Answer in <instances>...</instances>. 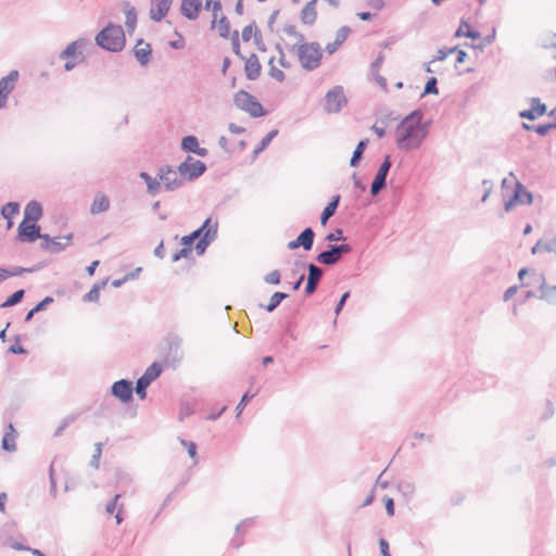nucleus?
I'll use <instances>...</instances> for the list:
<instances>
[{
    "instance_id": "nucleus-1",
    "label": "nucleus",
    "mask_w": 556,
    "mask_h": 556,
    "mask_svg": "<svg viewBox=\"0 0 556 556\" xmlns=\"http://www.w3.org/2000/svg\"><path fill=\"white\" fill-rule=\"evenodd\" d=\"M431 124V119L426 121L422 126L400 122L395 128L396 147L402 151H412L420 148L429 134Z\"/></svg>"
},
{
    "instance_id": "nucleus-2",
    "label": "nucleus",
    "mask_w": 556,
    "mask_h": 556,
    "mask_svg": "<svg viewBox=\"0 0 556 556\" xmlns=\"http://www.w3.org/2000/svg\"><path fill=\"white\" fill-rule=\"evenodd\" d=\"M94 41L105 51L119 52L125 48V31L121 25L109 23L97 34Z\"/></svg>"
},
{
    "instance_id": "nucleus-3",
    "label": "nucleus",
    "mask_w": 556,
    "mask_h": 556,
    "mask_svg": "<svg viewBox=\"0 0 556 556\" xmlns=\"http://www.w3.org/2000/svg\"><path fill=\"white\" fill-rule=\"evenodd\" d=\"M290 50L296 53L300 64L304 70L314 71L319 67L323 59V51L317 41L293 45Z\"/></svg>"
},
{
    "instance_id": "nucleus-4",
    "label": "nucleus",
    "mask_w": 556,
    "mask_h": 556,
    "mask_svg": "<svg viewBox=\"0 0 556 556\" xmlns=\"http://www.w3.org/2000/svg\"><path fill=\"white\" fill-rule=\"evenodd\" d=\"M233 104L237 109L248 113L252 118L266 116L268 111L251 93L241 89L233 94Z\"/></svg>"
},
{
    "instance_id": "nucleus-5",
    "label": "nucleus",
    "mask_w": 556,
    "mask_h": 556,
    "mask_svg": "<svg viewBox=\"0 0 556 556\" xmlns=\"http://www.w3.org/2000/svg\"><path fill=\"white\" fill-rule=\"evenodd\" d=\"M348 104V98L342 86L337 85L327 91L324 98V110L328 114H337Z\"/></svg>"
},
{
    "instance_id": "nucleus-6",
    "label": "nucleus",
    "mask_w": 556,
    "mask_h": 556,
    "mask_svg": "<svg viewBox=\"0 0 556 556\" xmlns=\"http://www.w3.org/2000/svg\"><path fill=\"white\" fill-rule=\"evenodd\" d=\"M178 173L182 177L185 181H194L200 178L207 169V166L204 162L200 160H195L192 156L188 155L184 162H181L178 166Z\"/></svg>"
},
{
    "instance_id": "nucleus-7",
    "label": "nucleus",
    "mask_w": 556,
    "mask_h": 556,
    "mask_svg": "<svg viewBox=\"0 0 556 556\" xmlns=\"http://www.w3.org/2000/svg\"><path fill=\"white\" fill-rule=\"evenodd\" d=\"M157 178L162 187L169 192L176 191L184 186V179L172 165H162L157 169Z\"/></svg>"
},
{
    "instance_id": "nucleus-8",
    "label": "nucleus",
    "mask_w": 556,
    "mask_h": 556,
    "mask_svg": "<svg viewBox=\"0 0 556 556\" xmlns=\"http://www.w3.org/2000/svg\"><path fill=\"white\" fill-rule=\"evenodd\" d=\"M163 371V366L153 362L143 372L141 377H139L136 381V393L140 400H144L147 397V389L148 387L157 379Z\"/></svg>"
},
{
    "instance_id": "nucleus-9",
    "label": "nucleus",
    "mask_w": 556,
    "mask_h": 556,
    "mask_svg": "<svg viewBox=\"0 0 556 556\" xmlns=\"http://www.w3.org/2000/svg\"><path fill=\"white\" fill-rule=\"evenodd\" d=\"M392 166V159L390 154L384 155L381 164L378 167V170L374 177V180L370 185V194L372 197L378 195V193L387 188V177Z\"/></svg>"
},
{
    "instance_id": "nucleus-10",
    "label": "nucleus",
    "mask_w": 556,
    "mask_h": 556,
    "mask_svg": "<svg viewBox=\"0 0 556 556\" xmlns=\"http://www.w3.org/2000/svg\"><path fill=\"white\" fill-rule=\"evenodd\" d=\"M134 392H136V388L129 379H119L113 382L110 388L111 395L125 405L132 402Z\"/></svg>"
},
{
    "instance_id": "nucleus-11",
    "label": "nucleus",
    "mask_w": 556,
    "mask_h": 556,
    "mask_svg": "<svg viewBox=\"0 0 556 556\" xmlns=\"http://www.w3.org/2000/svg\"><path fill=\"white\" fill-rule=\"evenodd\" d=\"M41 237V228L37 223L22 220L17 227L16 240L33 243Z\"/></svg>"
},
{
    "instance_id": "nucleus-12",
    "label": "nucleus",
    "mask_w": 556,
    "mask_h": 556,
    "mask_svg": "<svg viewBox=\"0 0 556 556\" xmlns=\"http://www.w3.org/2000/svg\"><path fill=\"white\" fill-rule=\"evenodd\" d=\"M302 266L308 271L304 294L305 296H311L317 290L318 283L324 275V269L314 263H303Z\"/></svg>"
},
{
    "instance_id": "nucleus-13",
    "label": "nucleus",
    "mask_w": 556,
    "mask_h": 556,
    "mask_svg": "<svg viewBox=\"0 0 556 556\" xmlns=\"http://www.w3.org/2000/svg\"><path fill=\"white\" fill-rule=\"evenodd\" d=\"M181 345H182V339L177 336V334H173L168 338V342H167V354H166V362H169L172 364H175L177 362H180L182 359V351H181Z\"/></svg>"
},
{
    "instance_id": "nucleus-14",
    "label": "nucleus",
    "mask_w": 556,
    "mask_h": 556,
    "mask_svg": "<svg viewBox=\"0 0 556 556\" xmlns=\"http://www.w3.org/2000/svg\"><path fill=\"white\" fill-rule=\"evenodd\" d=\"M85 46V39H77L67 45L66 48L60 52L59 58L84 61L85 55L83 53V49Z\"/></svg>"
},
{
    "instance_id": "nucleus-15",
    "label": "nucleus",
    "mask_w": 556,
    "mask_h": 556,
    "mask_svg": "<svg viewBox=\"0 0 556 556\" xmlns=\"http://www.w3.org/2000/svg\"><path fill=\"white\" fill-rule=\"evenodd\" d=\"M218 231V219L215 218L214 226L211 229H207L200 239H197V243L194 245L195 252L198 255H202L205 253L208 245L216 239Z\"/></svg>"
},
{
    "instance_id": "nucleus-16",
    "label": "nucleus",
    "mask_w": 556,
    "mask_h": 556,
    "mask_svg": "<svg viewBox=\"0 0 556 556\" xmlns=\"http://www.w3.org/2000/svg\"><path fill=\"white\" fill-rule=\"evenodd\" d=\"M134 56L141 66L149 64L152 55V48L150 43L144 42L142 38L138 39L132 50Z\"/></svg>"
},
{
    "instance_id": "nucleus-17",
    "label": "nucleus",
    "mask_w": 556,
    "mask_h": 556,
    "mask_svg": "<svg viewBox=\"0 0 556 556\" xmlns=\"http://www.w3.org/2000/svg\"><path fill=\"white\" fill-rule=\"evenodd\" d=\"M150 18L161 22L169 12L173 0H151Z\"/></svg>"
},
{
    "instance_id": "nucleus-18",
    "label": "nucleus",
    "mask_w": 556,
    "mask_h": 556,
    "mask_svg": "<svg viewBox=\"0 0 556 556\" xmlns=\"http://www.w3.org/2000/svg\"><path fill=\"white\" fill-rule=\"evenodd\" d=\"M201 10L202 0H181L180 12L187 20H197Z\"/></svg>"
},
{
    "instance_id": "nucleus-19",
    "label": "nucleus",
    "mask_w": 556,
    "mask_h": 556,
    "mask_svg": "<svg viewBox=\"0 0 556 556\" xmlns=\"http://www.w3.org/2000/svg\"><path fill=\"white\" fill-rule=\"evenodd\" d=\"M534 278L535 282H540L541 293L538 298L551 304H556V286H547L544 275H534Z\"/></svg>"
},
{
    "instance_id": "nucleus-20",
    "label": "nucleus",
    "mask_w": 556,
    "mask_h": 556,
    "mask_svg": "<svg viewBox=\"0 0 556 556\" xmlns=\"http://www.w3.org/2000/svg\"><path fill=\"white\" fill-rule=\"evenodd\" d=\"M244 73L249 80H256L262 71V65L258 61V58L255 53H252L249 58L244 59Z\"/></svg>"
},
{
    "instance_id": "nucleus-21",
    "label": "nucleus",
    "mask_w": 556,
    "mask_h": 556,
    "mask_svg": "<svg viewBox=\"0 0 556 556\" xmlns=\"http://www.w3.org/2000/svg\"><path fill=\"white\" fill-rule=\"evenodd\" d=\"M43 215V207L39 201H29L24 208V220L37 223Z\"/></svg>"
},
{
    "instance_id": "nucleus-22",
    "label": "nucleus",
    "mask_w": 556,
    "mask_h": 556,
    "mask_svg": "<svg viewBox=\"0 0 556 556\" xmlns=\"http://www.w3.org/2000/svg\"><path fill=\"white\" fill-rule=\"evenodd\" d=\"M317 1L318 0H311L302 9L300 18L304 25L312 26L315 24V22L317 20V11H316Z\"/></svg>"
},
{
    "instance_id": "nucleus-23",
    "label": "nucleus",
    "mask_w": 556,
    "mask_h": 556,
    "mask_svg": "<svg viewBox=\"0 0 556 556\" xmlns=\"http://www.w3.org/2000/svg\"><path fill=\"white\" fill-rule=\"evenodd\" d=\"M18 79V72L16 70L11 71L7 76L0 79V96L9 97V94L15 88V84Z\"/></svg>"
},
{
    "instance_id": "nucleus-24",
    "label": "nucleus",
    "mask_w": 556,
    "mask_h": 556,
    "mask_svg": "<svg viewBox=\"0 0 556 556\" xmlns=\"http://www.w3.org/2000/svg\"><path fill=\"white\" fill-rule=\"evenodd\" d=\"M121 8L124 11L126 15L125 25L127 28V31L131 34L136 26H137V11L136 8L132 7L128 1H123L121 3Z\"/></svg>"
},
{
    "instance_id": "nucleus-25",
    "label": "nucleus",
    "mask_w": 556,
    "mask_h": 556,
    "mask_svg": "<svg viewBox=\"0 0 556 556\" xmlns=\"http://www.w3.org/2000/svg\"><path fill=\"white\" fill-rule=\"evenodd\" d=\"M139 178L142 179L146 184H147V193L151 197H155L160 193L161 189H162V185L156 177H152L149 173L147 172H140L139 173Z\"/></svg>"
},
{
    "instance_id": "nucleus-26",
    "label": "nucleus",
    "mask_w": 556,
    "mask_h": 556,
    "mask_svg": "<svg viewBox=\"0 0 556 556\" xmlns=\"http://www.w3.org/2000/svg\"><path fill=\"white\" fill-rule=\"evenodd\" d=\"M341 197L340 194H336L331 198L328 204L324 207L320 214V224L326 226L328 220L336 214L337 208L340 204Z\"/></svg>"
},
{
    "instance_id": "nucleus-27",
    "label": "nucleus",
    "mask_w": 556,
    "mask_h": 556,
    "mask_svg": "<svg viewBox=\"0 0 556 556\" xmlns=\"http://www.w3.org/2000/svg\"><path fill=\"white\" fill-rule=\"evenodd\" d=\"M340 257L331 244L328 249L316 255V261L326 266H332L339 262Z\"/></svg>"
},
{
    "instance_id": "nucleus-28",
    "label": "nucleus",
    "mask_w": 556,
    "mask_h": 556,
    "mask_svg": "<svg viewBox=\"0 0 556 556\" xmlns=\"http://www.w3.org/2000/svg\"><path fill=\"white\" fill-rule=\"evenodd\" d=\"M296 239L299 245L302 247L304 251H311L314 245L315 231L312 227H306L300 232Z\"/></svg>"
},
{
    "instance_id": "nucleus-29",
    "label": "nucleus",
    "mask_w": 556,
    "mask_h": 556,
    "mask_svg": "<svg viewBox=\"0 0 556 556\" xmlns=\"http://www.w3.org/2000/svg\"><path fill=\"white\" fill-rule=\"evenodd\" d=\"M110 208V199L108 195L101 193L97 194L93 199L91 206H90V213L96 215L100 213H104L109 211Z\"/></svg>"
},
{
    "instance_id": "nucleus-30",
    "label": "nucleus",
    "mask_w": 556,
    "mask_h": 556,
    "mask_svg": "<svg viewBox=\"0 0 556 556\" xmlns=\"http://www.w3.org/2000/svg\"><path fill=\"white\" fill-rule=\"evenodd\" d=\"M455 37H466L470 39H479L481 34L478 30L471 28L470 24L466 22L464 18L460 20V25L456 29Z\"/></svg>"
},
{
    "instance_id": "nucleus-31",
    "label": "nucleus",
    "mask_w": 556,
    "mask_h": 556,
    "mask_svg": "<svg viewBox=\"0 0 556 556\" xmlns=\"http://www.w3.org/2000/svg\"><path fill=\"white\" fill-rule=\"evenodd\" d=\"M369 143V139L365 138L358 141L356 148L353 151V154L350 159V166L357 167L363 160L364 152Z\"/></svg>"
},
{
    "instance_id": "nucleus-32",
    "label": "nucleus",
    "mask_w": 556,
    "mask_h": 556,
    "mask_svg": "<svg viewBox=\"0 0 556 556\" xmlns=\"http://www.w3.org/2000/svg\"><path fill=\"white\" fill-rule=\"evenodd\" d=\"M289 296L288 293L276 291L271 294L269 302L266 305L260 304L261 307H264L266 312L271 313L274 312L283 300H286Z\"/></svg>"
},
{
    "instance_id": "nucleus-33",
    "label": "nucleus",
    "mask_w": 556,
    "mask_h": 556,
    "mask_svg": "<svg viewBox=\"0 0 556 556\" xmlns=\"http://www.w3.org/2000/svg\"><path fill=\"white\" fill-rule=\"evenodd\" d=\"M278 129H273L265 137L262 138V140L253 151V160H255L258 156V154L262 153L269 146V143L278 136Z\"/></svg>"
},
{
    "instance_id": "nucleus-34",
    "label": "nucleus",
    "mask_w": 556,
    "mask_h": 556,
    "mask_svg": "<svg viewBox=\"0 0 556 556\" xmlns=\"http://www.w3.org/2000/svg\"><path fill=\"white\" fill-rule=\"evenodd\" d=\"M20 212V203L18 202H8L1 207V215L3 218L8 219V228L12 227L13 222L11 218L18 214Z\"/></svg>"
},
{
    "instance_id": "nucleus-35",
    "label": "nucleus",
    "mask_w": 556,
    "mask_h": 556,
    "mask_svg": "<svg viewBox=\"0 0 556 556\" xmlns=\"http://www.w3.org/2000/svg\"><path fill=\"white\" fill-rule=\"evenodd\" d=\"M106 279L97 282L92 286V288L83 296L84 302H97L100 296V290L103 289L106 285Z\"/></svg>"
},
{
    "instance_id": "nucleus-36",
    "label": "nucleus",
    "mask_w": 556,
    "mask_h": 556,
    "mask_svg": "<svg viewBox=\"0 0 556 556\" xmlns=\"http://www.w3.org/2000/svg\"><path fill=\"white\" fill-rule=\"evenodd\" d=\"M24 295H25L24 289L16 290L11 295H9L4 302H2L0 304V308L12 307V306L21 303L24 299Z\"/></svg>"
},
{
    "instance_id": "nucleus-37",
    "label": "nucleus",
    "mask_w": 556,
    "mask_h": 556,
    "mask_svg": "<svg viewBox=\"0 0 556 556\" xmlns=\"http://www.w3.org/2000/svg\"><path fill=\"white\" fill-rule=\"evenodd\" d=\"M547 111H544L543 108H529L527 110H522L518 113L519 117L527 121H535L539 117L546 114Z\"/></svg>"
},
{
    "instance_id": "nucleus-38",
    "label": "nucleus",
    "mask_w": 556,
    "mask_h": 556,
    "mask_svg": "<svg viewBox=\"0 0 556 556\" xmlns=\"http://www.w3.org/2000/svg\"><path fill=\"white\" fill-rule=\"evenodd\" d=\"M422 118H424V112L420 109H416V110L412 111L409 114H407L404 118H402L401 122H404L405 124L422 126V125H425V122H422Z\"/></svg>"
},
{
    "instance_id": "nucleus-39",
    "label": "nucleus",
    "mask_w": 556,
    "mask_h": 556,
    "mask_svg": "<svg viewBox=\"0 0 556 556\" xmlns=\"http://www.w3.org/2000/svg\"><path fill=\"white\" fill-rule=\"evenodd\" d=\"M199 146V139L193 135L185 136L180 143L181 150L188 153H193Z\"/></svg>"
},
{
    "instance_id": "nucleus-40",
    "label": "nucleus",
    "mask_w": 556,
    "mask_h": 556,
    "mask_svg": "<svg viewBox=\"0 0 556 556\" xmlns=\"http://www.w3.org/2000/svg\"><path fill=\"white\" fill-rule=\"evenodd\" d=\"M258 393V390H256L255 392H251L250 390L244 392L241 400L239 401L238 405L236 406V418H239L240 415L242 414L243 409L245 408V406L248 405V403L254 397L256 396Z\"/></svg>"
},
{
    "instance_id": "nucleus-41",
    "label": "nucleus",
    "mask_w": 556,
    "mask_h": 556,
    "mask_svg": "<svg viewBox=\"0 0 556 556\" xmlns=\"http://www.w3.org/2000/svg\"><path fill=\"white\" fill-rule=\"evenodd\" d=\"M556 244L555 241H552V239L543 241L539 240L531 249L532 254H536L539 251H545L551 253L552 251H555Z\"/></svg>"
},
{
    "instance_id": "nucleus-42",
    "label": "nucleus",
    "mask_w": 556,
    "mask_h": 556,
    "mask_svg": "<svg viewBox=\"0 0 556 556\" xmlns=\"http://www.w3.org/2000/svg\"><path fill=\"white\" fill-rule=\"evenodd\" d=\"M218 29V35L222 38H228L230 36V22L227 16L223 15L217 22L216 26Z\"/></svg>"
},
{
    "instance_id": "nucleus-43",
    "label": "nucleus",
    "mask_w": 556,
    "mask_h": 556,
    "mask_svg": "<svg viewBox=\"0 0 556 556\" xmlns=\"http://www.w3.org/2000/svg\"><path fill=\"white\" fill-rule=\"evenodd\" d=\"M16 434H11V433H5L4 432V435L2 438V442H1V447L3 451L5 452H15L16 451V443H15V439H16Z\"/></svg>"
},
{
    "instance_id": "nucleus-44",
    "label": "nucleus",
    "mask_w": 556,
    "mask_h": 556,
    "mask_svg": "<svg viewBox=\"0 0 556 556\" xmlns=\"http://www.w3.org/2000/svg\"><path fill=\"white\" fill-rule=\"evenodd\" d=\"M556 36L555 33H546L539 37L538 46L542 49L548 50L554 49L556 41H554L551 37Z\"/></svg>"
},
{
    "instance_id": "nucleus-45",
    "label": "nucleus",
    "mask_w": 556,
    "mask_h": 556,
    "mask_svg": "<svg viewBox=\"0 0 556 556\" xmlns=\"http://www.w3.org/2000/svg\"><path fill=\"white\" fill-rule=\"evenodd\" d=\"M517 188H520V205H530L533 202V194L530 192L523 184L516 181Z\"/></svg>"
},
{
    "instance_id": "nucleus-46",
    "label": "nucleus",
    "mask_w": 556,
    "mask_h": 556,
    "mask_svg": "<svg viewBox=\"0 0 556 556\" xmlns=\"http://www.w3.org/2000/svg\"><path fill=\"white\" fill-rule=\"evenodd\" d=\"M79 414H70L67 415L65 418L62 419L61 424L59 425V427L55 429L54 431V437H60L62 435L63 431L71 425L73 424L77 418H78Z\"/></svg>"
},
{
    "instance_id": "nucleus-47",
    "label": "nucleus",
    "mask_w": 556,
    "mask_h": 556,
    "mask_svg": "<svg viewBox=\"0 0 556 556\" xmlns=\"http://www.w3.org/2000/svg\"><path fill=\"white\" fill-rule=\"evenodd\" d=\"M438 93H439L438 79H437V77L431 76L428 78V80L425 85V88H424V92L421 93L420 97L424 98L427 94H438Z\"/></svg>"
},
{
    "instance_id": "nucleus-48",
    "label": "nucleus",
    "mask_w": 556,
    "mask_h": 556,
    "mask_svg": "<svg viewBox=\"0 0 556 556\" xmlns=\"http://www.w3.org/2000/svg\"><path fill=\"white\" fill-rule=\"evenodd\" d=\"M214 220L212 216H208L204 222L203 224L195 230H193L191 233L192 235H195V239H200V237L203 236V233L207 230V229H211L213 228L214 226Z\"/></svg>"
},
{
    "instance_id": "nucleus-49",
    "label": "nucleus",
    "mask_w": 556,
    "mask_h": 556,
    "mask_svg": "<svg viewBox=\"0 0 556 556\" xmlns=\"http://www.w3.org/2000/svg\"><path fill=\"white\" fill-rule=\"evenodd\" d=\"M102 446H103V443L101 442H97L94 444V452L91 456V459H90V466L98 469L99 468V464H100V458H101V455H102Z\"/></svg>"
},
{
    "instance_id": "nucleus-50",
    "label": "nucleus",
    "mask_w": 556,
    "mask_h": 556,
    "mask_svg": "<svg viewBox=\"0 0 556 556\" xmlns=\"http://www.w3.org/2000/svg\"><path fill=\"white\" fill-rule=\"evenodd\" d=\"M231 48H232V51L236 55H238L240 59L244 60L245 56L241 53V49H240V39H239V31L238 30H235L232 34H231Z\"/></svg>"
},
{
    "instance_id": "nucleus-51",
    "label": "nucleus",
    "mask_w": 556,
    "mask_h": 556,
    "mask_svg": "<svg viewBox=\"0 0 556 556\" xmlns=\"http://www.w3.org/2000/svg\"><path fill=\"white\" fill-rule=\"evenodd\" d=\"M14 339H15V343L12 344L8 349V352L11 353V354H15V355L27 354V350L23 345L20 344L21 337L20 336H15Z\"/></svg>"
},
{
    "instance_id": "nucleus-52",
    "label": "nucleus",
    "mask_w": 556,
    "mask_h": 556,
    "mask_svg": "<svg viewBox=\"0 0 556 556\" xmlns=\"http://www.w3.org/2000/svg\"><path fill=\"white\" fill-rule=\"evenodd\" d=\"M256 29H258V28H257L255 22H252L251 24L247 25L242 29V40L244 42H248L251 40L252 37L254 38V31H256Z\"/></svg>"
},
{
    "instance_id": "nucleus-53",
    "label": "nucleus",
    "mask_w": 556,
    "mask_h": 556,
    "mask_svg": "<svg viewBox=\"0 0 556 556\" xmlns=\"http://www.w3.org/2000/svg\"><path fill=\"white\" fill-rule=\"evenodd\" d=\"M264 281L268 285H279L281 281V274L278 269H275L264 277Z\"/></svg>"
},
{
    "instance_id": "nucleus-54",
    "label": "nucleus",
    "mask_w": 556,
    "mask_h": 556,
    "mask_svg": "<svg viewBox=\"0 0 556 556\" xmlns=\"http://www.w3.org/2000/svg\"><path fill=\"white\" fill-rule=\"evenodd\" d=\"M116 480H117L118 486H124V485L130 484L132 482L130 475L123 470L116 471Z\"/></svg>"
},
{
    "instance_id": "nucleus-55",
    "label": "nucleus",
    "mask_w": 556,
    "mask_h": 556,
    "mask_svg": "<svg viewBox=\"0 0 556 556\" xmlns=\"http://www.w3.org/2000/svg\"><path fill=\"white\" fill-rule=\"evenodd\" d=\"M326 241L328 242H334L340 240H345L344 232L341 228H336L333 231L329 232L326 238Z\"/></svg>"
},
{
    "instance_id": "nucleus-56",
    "label": "nucleus",
    "mask_w": 556,
    "mask_h": 556,
    "mask_svg": "<svg viewBox=\"0 0 556 556\" xmlns=\"http://www.w3.org/2000/svg\"><path fill=\"white\" fill-rule=\"evenodd\" d=\"M222 9H223V5H222L220 0H211V8H210V10H212V12H213V20H212V25H211L212 28H214L216 26L217 13Z\"/></svg>"
},
{
    "instance_id": "nucleus-57",
    "label": "nucleus",
    "mask_w": 556,
    "mask_h": 556,
    "mask_svg": "<svg viewBox=\"0 0 556 556\" xmlns=\"http://www.w3.org/2000/svg\"><path fill=\"white\" fill-rule=\"evenodd\" d=\"M350 33H351V28L349 26L340 27L336 34L337 42H339L342 46L343 42L346 40Z\"/></svg>"
},
{
    "instance_id": "nucleus-58",
    "label": "nucleus",
    "mask_w": 556,
    "mask_h": 556,
    "mask_svg": "<svg viewBox=\"0 0 556 556\" xmlns=\"http://www.w3.org/2000/svg\"><path fill=\"white\" fill-rule=\"evenodd\" d=\"M399 489L406 496L413 495V493L415 492V484L409 481H402L399 484Z\"/></svg>"
},
{
    "instance_id": "nucleus-59",
    "label": "nucleus",
    "mask_w": 556,
    "mask_h": 556,
    "mask_svg": "<svg viewBox=\"0 0 556 556\" xmlns=\"http://www.w3.org/2000/svg\"><path fill=\"white\" fill-rule=\"evenodd\" d=\"M253 523H254V519L253 518H247V519L242 520L236 527V534L244 533L248 528L253 526Z\"/></svg>"
},
{
    "instance_id": "nucleus-60",
    "label": "nucleus",
    "mask_w": 556,
    "mask_h": 556,
    "mask_svg": "<svg viewBox=\"0 0 556 556\" xmlns=\"http://www.w3.org/2000/svg\"><path fill=\"white\" fill-rule=\"evenodd\" d=\"M350 296H351V292L350 291H346V292H344L341 295V298L339 299V301H338V303L336 304V307H334V314L337 316L342 312V309H343L346 301L350 299Z\"/></svg>"
},
{
    "instance_id": "nucleus-61",
    "label": "nucleus",
    "mask_w": 556,
    "mask_h": 556,
    "mask_svg": "<svg viewBox=\"0 0 556 556\" xmlns=\"http://www.w3.org/2000/svg\"><path fill=\"white\" fill-rule=\"evenodd\" d=\"M333 249L336 250L337 254L341 258L343 254H349L352 252L353 248L349 243H341V244H331Z\"/></svg>"
},
{
    "instance_id": "nucleus-62",
    "label": "nucleus",
    "mask_w": 556,
    "mask_h": 556,
    "mask_svg": "<svg viewBox=\"0 0 556 556\" xmlns=\"http://www.w3.org/2000/svg\"><path fill=\"white\" fill-rule=\"evenodd\" d=\"M191 254V251L188 250V248H181L180 250L176 251L172 256V262L176 263L180 261L181 258H188Z\"/></svg>"
},
{
    "instance_id": "nucleus-63",
    "label": "nucleus",
    "mask_w": 556,
    "mask_h": 556,
    "mask_svg": "<svg viewBox=\"0 0 556 556\" xmlns=\"http://www.w3.org/2000/svg\"><path fill=\"white\" fill-rule=\"evenodd\" d=\"M43 242L41 243L40 248L43 251L50 252L52 254V240L53 238L50 237L48 233H41V237H39Z\"/></svg>"
},
{
    "instance_id": "nucleus-64",
    "label": "nucleus",
    "mask_w": 556,
    "mask_h": 556,
    "mask_svg": "<svg viewBox=\"0 0 556 556\" xmlns=\"http://www.w3.org/2000/svg\"><path fill=\"white\" fill-rule=\"evenodd\" d=\"M195 235H192L191 232L187 236H184L180 240V244L182 245V248H188V250H190L192 252V247H193V243L195 241Z\"/></svg>"
}]
</instances>
